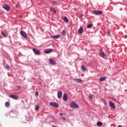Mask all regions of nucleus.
Listing matches in <instances>:
<instances>
[{"label":"nucleus","instance_id":"35","mask_svg":"<svg viewBox=\"0 0 127 127\" xmlns=\"http://www.w3.org/2000/svg\"><path fill=\"white\" fill-rule=\"evenodd\" d=\"M59 116H63V114H62V113H60V114H59Z\"/></svg>","mask_w":127,"mask_h":127},{"label":"nucleus","instance_id":"14","mask_svg":"<svg viewBox=\"0 0 127 127\" xmlns=\"http://www.w3.org/2000/svg\"><path fill=\"white\" fill-rule=\"evenodd\" d=\"M84 32V29H83V27H81L79 29H78V33L79 34H82Z\"/></svg>","mask_w":127,"mask_h":127},{"label":"nucleus","instance_id":"15","mask_svg":"<svg viewBox=\"0 0 127 127\" xmlns=\"http://www.w3.org/2000/svg\"><path fill=\"white\" fill-rule=\"evenodd\" d=\"M64 101H67L68 100V97H67V94L64 93L63 95Z\"/></svg>","mask_w":127,"mask_h":127},{"label":"nucleus","instance_id":"19","mask_svg":"<svg viewBox=\"0 0 127 127\" xmlns=\"http://www.w3.org/2000/svg\"><path fill=\"white\" fill-rule=\"evenodd\" d=\"M81 70H82V71H83L84 72H85V71H87V68H86V67H85L84 65H82Z\"/></svg>","mask_w":127,"mask_h":127},{"label":"nucleus","instance_id":"33","mask_svg":"<svg viewBox=\"0 0 127 127\" xmlns=\"http://www.w3.org/2000/svg\"><path fill=\"white\" fill-rule=\"evenodd\" d=\"M54 13H56V10H54V11H53Z\"/></svg>","mask_w":127,"mask_h":127},{"label":"nucleus","instance_id":"6","mask_svg":"<svg viewBox=\"0 0 127 127\" xmlns=\"http://www.w3.org/2000/svg\"><path fill=\"white\" fill-rule=\"evenodd\" d=\"M3 8H4V9H5L6 10H9V9H10V7H9V6H8V5L7 4H5L4 5L2 6Z\"/></svg>","mask_w":127,"mask_h":127},{"label":"nucleus","instance_id":"29","mask_svg":"<svg viewBox=\"0 0 127 127\" xmlns=\"http://www.w3.org/2000/svg\"><path fill=\"white\" fill-rule=\"evenodd\" d=\"M35 96H36V97H38V92L36 91V92H35Z\"/></svg>","mask_w":127,"mask_h":127},{"label":"nucleus","instance_id":"13","mask_svg":"<svg viewBox=\"0 0 127 127\" xmlns=\"http://www.w3.org/2000/svg\"><path fill=\"white\" fill-rule=\"evenodd\" d=\"M58 97L59 99H61V98H62V91H59L58 92Z\"/></svg>","mask_w":127,"mask_h":127},{"label":"nucleus","instance_id":"24","mask_svg":"<svg viewBox=\"0 0 127 127\" xmlns=\"http://www.w3.org/2000/svg\"><path fill=\"white\" fill-rule=\"evenodd\" d=\"M1 34H2V35L4 37H6V34L5 33H4V32H1Z\"/></svg>","mask_w":127,"mask_h":127},{"label":"nucleus","instance_id":"21","mask_svg":"<svg viewBox=\"0 0 127 127\" xmlns=\"http://www.w3.org/2000/svg\"><path fill=\"white\" fill-rule=\"evenodd\" d=\"M97 125L98 127H102V126H103V123L101 122H97Z\"/></svg>","mask_w":127,"mask_h":127},{"label":"nucleus","instance_id":"16","mask_svg":"<svg viewBox=\"0 0 127 127\" xmlns=\"http://www.w3.org/2000/svg\"><path fill=\"white\" fill-rule=\"evenodd\" d=\"M53 51L52 49L48 50L45 51V53L46 54H49V53H51Z\"/></svg>","mask_w":127,"mask_h":127},{"label":"nucleus","instance_id":"34","mask_svg":"<svg viewBox=\"0 0 127 127\" xmlns=\"http://www.w3.org/2000/svg\"><path fill=\"white\" fill-rule=\"evenodd\" d=\"M17 89H20V86H17Z\"/></svg>","mask_w":127,"mask_h":127},{"label":"nucleus","instance_id":"27","mask_svg":"<svg viewBox=\"0 0 127 127\" xmlns=\"http://www.w3.org/2000/svg\"><path fill=\"white\" fill-rule=\"evenodd\" d=\"M6 68L7 69V70H8V71H9V69H10V67H9V65H7L6 66Z\"/></svg>","mask_w":127,"mask_h":127},{"label":"nucleus","instance_id":"12","mask_svg":"<svg viewBox=\"0 0 127 127\" xmlns=\"http://www.w3.org/2000/svg\"><path fill=\"white\" fill-rule=\"evenodd\" d=\"M74 80L76 82V83H82V82H83V80L80 78H75Z\"/></svg>","mask_w":127,"mask_h":127},{"label":"nucleus","instance_id":"8","mask_svg":"<svg viewBox=\"0 0 127 127\" xmlns=\"http://www.w3.org/2000/svg\"><path fill=\"white\" fill-rule=\"evenodd\" d=\"M9 97L13 99L14 100H18V97L17 95H9Z\"/></svg>","mask_w":127,"mask_h":127},{"label":"nucleus","instance_id":"22","mask_svg":"<svg viewBox=\"0 0 127 127\" xmlns=\"http://www.w3.org/2000/svg\"><path fill=\"white\" fill-rule=\"evenodd\" d=\"M64 20L65 22H68V18L66 17H64Z\"/></svg>","mask_w":127,"mask_h":127},{"label":"nucleus","instance_id":"5","mask_svg":"<svg viewBox=\"0 0 127 127\" xmlns=\"http://www.w3.org/2000/svg\"><path fill=\"white\" fill-rule=\"evenodd\" d=\"M33 51L36 55H39L40 54V51L35 48L33 49Z\"/></svg>","mask_w":127,"mask_h":127},{"label":"nucleus","instance_id":"28","mask_svg":"<svg viewBox=\"0 0 127 127\" xmlns=\"http://www.w3.org/2000/svg\"><path fill=\"white\" fill-rule=\"evenodd\" d=\"M39 106L38 105L36 107L35 110L36 111H37V110H39Z\"/></svg>","mask_w":127,"mask_h":127},{"label":"nucleus","instance_id":"9","mask_svg":"<svg viewBox=\"0 0 127 127\" xmlns=\"http://www.w3.org/2000/svg\"><path fill=\"white\" fill-rule=\"evenodd\" d=\"M49 62H50V64H51V65H56V63L52 59H49Z\"/></svg>","mask_w":127,"mask_h":127},{"label":"nucleus","instance_id":"7","mask_svg":"<svg viewBox=\"0 0 127 127\" xmlns=\"http://www.w3.org/2000/svg\"><path fill=\"white\" fill-rule=\"evenodd\" d=\"M100 55L102 58H104V57H106V54H105V52H103V50H101L100 51Z\"/></svg>","mask_w":127,"mask_h":127},{"label":"nucleus","instance_id":"1","mask_svg":"<svg viewBox=\"0 0 127 127\" xmlns=\"http://www.w3.org/2000/svg\"><path fill=\"white\" fill-rule=\"evenodd\" d=\"M70 107L72 109H78V108H79V105L76 104V103L72 102L70 104Z\"/></svg>","mask_w":127,"mask_h":127},{"label":"nucleus","instance_id":"37","mask_svg":"<svg viewBox=\"0 0 127 127\" xmlns=\"http://www.w3.org/2000/svg\"><path fill=\"white\" fill-rule=\"evenodd\" d=\"M125 38H127V35H125Z\"/></svg>","mask_w":127,"mask_h":127},{"label":"nucleus","instance_id":"2","mask_svg":"<svg viewBox=\"0 0 127 127\" xmlns=\"http://www.w3.org/2000/svg\"><path fill=\"white\" fill-rule=\"evenodd\" d=\"M92 13H93V14H96V15H100V14H103V12L101 10H93L92 11Z\"/></svg>","mask_w":127,"mask_h":127},{"label":"nucleus","instance_id":"23","mask_svg":"<svg viewBox=\"0 0 127 127\" xmlns=\"http://www.w3.org/2000/svg\"><path fill=\"white\" fill-rule=\"evenodd\" d=\"M87 28H91V27H93V24H88L87 26Z\"/></svg>","mask_w":127,"mask_h":127},{"label":"nucleus","instance_id":"30","mask_svg":"<svg viewBox=\"0 0 127 127\" xmlns=\"http://www.w3.org/2000/svg\"><path fill=\"white\" fill-rule=\"evenodd\" d=\"M50 9L51 11H53L54 10H53V8H50Z\"/></svg>","mask_w":127,"mask_h":127},{"label":"nucleus","instance_id":"26","mask_svg":"<svg viewBox=\"0 0 127 127\" xmlns=\"http://www.w3.org/2000/svg\"><path fill=\"white\" fill-rule=\"evenodd\" d=\"M107 34H108V36H111V31L108 30Z\"/></svg>","mask_w":127,"mask_h":127},{"label":"nucleus","instance_id":"10","mask_svg":"<svg viewBox=\"0 0 127 127\" xmlns=\"http://www.w3.org/2000/svg\"><path fill=\"white\" fill-rule=\"evenodd\" d=\"M109 104L110 107H111L112 109H116V105H115V104L113 103V102L110 101Z\"/></svg>","mask_w":127,"mask_h":127},{"label":"nucleus","instance_id":"11","mask_svg":"<svg viewBox=\"0 0 127 127\" xmlns=\"http://www.w3.org/2000/svg\"><path fill=\"white\" fill-rule=\"evenodd\" d=\"M51 38H53V39H58V38H60V36L59 35L52 36Z\"/></svg>","mask_w":127,"mask_h":127},{"label":"nucleus","instance_id":"32","mask_svg":"<svg viewBox=\"0 0 127 127\" xmlns=\"http://www.w3.org/2000/svg\"><path fill=\"white\" fill-rule=\"evenodd\" d=\"M62 119L64 120V121H65L66 119L64 117H62Z\"/></svg>","mask_w":127,"mask_h":127},{"label":"nucleus","instance_id":"25","mask_svg":"<svg viewBox=\"0 0 127 127\" xmlns=\"http://www.w3.org/2000/svg\"><path fill=\"white\" fill-rule=\"evenodd\" d=\"M93 97H94L93 95H90L89 96V100H93Z\"/></svg>","mask_w":127,"mask_h":127},{"label":"nucleus","instance_id":"4","mask_svg":"<svg viewBox=\"0 0 127 127\" xmlns=\"http://www.w3.org/2000/svg\"><path fill=\"white\" fill-rule=\"evenodd\" d=\"M20 33L21 35L22 36H23V37H24V38H27V34H26V33H25V32H24L23 31H21L20 32Z\"/></svg>","mask_w":127,"mask_h":127},{"label":"nucleus","instance_id":"20","mask_svg":"<svg viewBox=\"0 0 127 127\" xmlns=\"http://www.w3.org/2000/svg\"><path fill=\"white\" fill-rule=\"evenodd\" d=\"M66 33H67V31L65 30L62 31V34L64 36H66Z\"/></svg>","mask_w":127,"mask_h":127},{"label":"nucleus","instance_id":"31","mask_svg":"<svg viewBox=\"0 0 127 127\" xmlns=\"http://www.w3.org/2000/svg\"><path fill=\"white\" fill-rule=\"evenodd\" d=\"M52 4H53V5L56 4V2L53 1V3H52Z\"/></svg>","mask_w":127,"mask_h":127},{"label":"nucleus","instance_id":"18","mask_svg":"<svg viewBox=\"0 0 127 127\" xmlns=\"http://www.w3.org/2000/svg\"><path fill=\"white\" fill-rule=\"evenodd\" d=\"M10 106V103H9V102H6L5 103V107H6V108H8V107H9Z\"/></svg>","mask_w":127,"mask_h":127},{"label":"nucleus","instance_id":"3","mask_svg":"<svg viewBox=\"0 0 127 127\" xmlns=\"http://www.w3.org/2000/svg\"><path fill=\"white\" fill-rule=\"evenodd\" d=\"M50 105L54 107V108H59V104L56 102H50Z\"/></svg>","mask_w":127,"mask_h":127},{"label":"nucleus","instance_id":"17","mask_svg":"<svg viewBox=\"0 0 127 127\" xmlns=\"http://www.w3.org/2000/svg\"><path fill=\"white\" fill-rule=\"evenodd\" d=\"M106 79H107V77L106 76H103L102 77H101L100 79H99V81H100V82H102L103 81H105L106 80Z\"/></svg>","mask_w":127,"mask_h":127},{"label":"nucleus","instance_id":"36","mask_svg":"<svg viewBox=\"0 0 127 127\" xmlns=\"http://www.w3.org/2000/svg\"><path fill=\"white\" fill-rule=\"evenodd\" d=\"M19 17H20V18H22V15H20V16H19Z\"/></svg>","mask_w":127,"mask_h":127},{"label":"nucleus","instance_id":"38","mask_svg":"<svg viewBox=\"0 0 127 127\" xmlns=\"http://www.w3.org/2000/svg\"><path fill=\"white\" fill-rule=\"evenodd\" d=\"M118 127H122V126H121V125H119V126H118Z\"/></svg>","mask_w":127,"mask_h":127}]
</instances>
